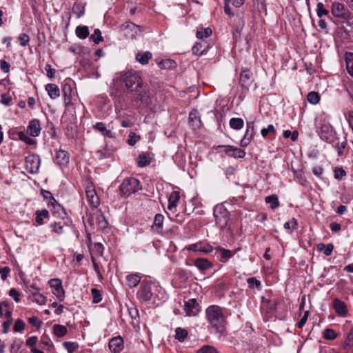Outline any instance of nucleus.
Returning a JSON list of instances; mask_svg holds the SVG:
<instances>
[{
  "mask_svg": "<svg viewBox=\"0 0 353 353\" xmlns=\"http://www.w3.org/2000/svg\"><path fill=\"white\" fill-rule=\"evenodd\" d=\"M332 13L334 16L339 18H345L347 17V10L343 4L335 2L332 3Z\"/></svg>",
  "mask_w": 353,
  "mask_h": 353,
  "instance_id": "20",
  "label": "nucleus"
},
{
  "mask_svg": "<svg viewBox=\"0 0 353 353\" xmlns=\"http://www.w3.org/2000/svg\"><path fill=\"white\" fill-rule=\"evenodd\" d=\"M245 0H225L224 11L229 17H232L234 13L232 12L230 4L231 3L234 7L240 8L244 3Z\"/></svg>",
  "mask_w": 353,
  "mask_h": 353,
  "instance_id": "21",
  "label": "nucleus"
},
{
  "mask_svg": "<svg viewBox=\"0 0 353 353\" xmlns=\"http://www.w3.org/2000/svg\"><path fill=\"white\" fill-rule=\"evenodd\" d=\"M68 332L67 327L64 325L55 324L53 325V333L57 337H63Z\"/></svg>",
  "mask_w": 353,
  "mask_h": 353,
  "instance_id": "32",
  "label": "nucleus"
},
{
  "mask_svg": "<svg viewBox=\"0 0 353 353\" xmlns=\"http://www.w3.org/2000/svg\"><path fill=\"white\" fill-rule=\"evenodd\" d=\"M189 122L192 125L199 126L200 124L199 113L196 110H192L189 114Z\"/></svg>",
  "mask_w": 353,
  "mask_h": 353,
  "instance_id": "34",
  "label": "nucleus"
},
{
  "mask_svg": "<svg viewBox=\"0 0 353 353\" xmlns=\"http://www.w3.org/2000/svg\"><path fill=\"white\" fill-rule=\"evenodd\" d=\"M197 353H218V351L212 346L204 345L197 350Z\"/></svg>",
  "mask_w": 353,
  "mask_h": 353,
  "instance_id": "53",
  "label": "nucleus"
},
{
  "mask_svg": "<svg viewBox=\"0 0 353 353\" xmlns=\"http://www.w3.org/2000/svg\"><path fill=\"white\" fill-rule=\"evenodd\" d=\"M184 309L188 316H196L199 311V304L194 299L185 302Z\"/></svg>",
  "mask_w": 353,
  "mask_h": 353,
  "instance_id": "15",
  "label": "nucleus"
},
{
  "mask_svg": "<svg viewBox=\"0 0 353 353\" xmlns=\"http://www.w3.org/2000/svg\"><path fill=\"white\" fill-rule=\"evenodd\" d=\"M25 323L23 320L19 319L15 321L14 325V330L15 332H21L24 330Z\"/></svg>",
  "mask_w": 353,
  "mask_h": 353,
  "instance_id": "57",
  "label": "nucleus"
},
{
  "mask_svg": "<svg viewBox=\"0 0 353 353\" xmlns=\"http://www.w3.org/2000/svg\"><path fill=\"white\" fill-rule=\"evenodd\" d=\"M41 131L40 123L37 119H33L30 121L29 125L27 128V132L30 136L36 137L39 136Z\"/></svg>",
  "mask_w": 353,
  "mask_h": 353,
  "instance_id": "22",
  "label": "nucleus"
},
{
  "mask_svg": "<svg viewBox=\"0 0 353 353\" xmlns=\"http://www.w3.org/2000/svg\"><path fill=\"white\" fill-rule=\"evenodd\" d=\"M64 347L68 350L69 353H72L79 347L78 344L74 342L66 341L63 343Z\"/></svg>",
  "mask_w": 353,
  "mask_h": 353,
  "instance_id": "49",
  "label": "nucleus"
},
{
  "mask_svg": "<svg viewBox=\"0 0 353 353\" xmlns=\"http://www.w3.org/2000/svg\"><path fill=\"white\" fill-rule=\"evenodd\" d=\"M212 33V31L210 28H201V30H197L196 37L203 39L204 38L209 37Z\"/></svg>",
  "mask_w": 353,
  "mask_h": 353,
  "instance_id": "41",
  "label": "nucleus"
},
{
  "mask_svg": "<svg viewBox=\"0 0 353 353\" xmlns=\"http://www.w3.org/2000/svg\"><path fill=\"white\" fill-rule=\"evenodd\" d=\"M33 301L39 305H43L46 303V298L40 293H34L33 294Z\"/></svg>",
  "mask_w": 353,
  "mask_h": 353,
  "instance_id": "52",
  "label": "nucleus"
},
{
  "mask_svg": "<svg viewBox=\"0 0 353 353\" xmlns=\"http://www.w3.org/2000/svg\"><path fill=\"white\" fill-rule=\"evenodd\" d=\"M240 83L242 87L248 89V87L252 83V73L248 69L243 68L241 70L240 73Z\"/></svg>",
  "mask_w": 353,
  "mask_h": 353,
  "instance_id": "19",
  "label": "nucleus"
},
{
  "mask_svg": "<svg viewBox=\"0 0 353 353\" xmlns=\"http://www.w3.org/2000/svg\"><path fill=\"white\" fill-rule=\"evenodd\" d=\"M207 46H203L201 43H197L192 47V52L195 55H201L206 50Z\"/></svg>",
  "mask_w": 353,
  "mask_h": 353,
  "instance_id": "46",
  "label": "nucleus"
},
{
  "mask_svg": "<svg viewBox=\"0 0 353 353\" xmlns=\"http://www.w3.org/2000/svg\"><path fill=\"white\" fill-rule=\"evenodd\" d=\"M323 168L320 165L314 166L312 168V173L319 178H322Z\"/></svg>",
  "mask_w": 353,
  "mask_h": 353,
  "instance_id": "61",
  "label": "nucleus"
},
{
  "mask_svg": "<svg viewBox=\"0 0 353 353\" xmlns=\"http://www.w3.org/2000/svg\"><path fill=\"white\" fill-rule=\"evenodd\" d=\"M347 71L353 77V53L347 52L345 55Z\"/></svg>",
  "mask_w": 353,
  "mask_h": 353,
  "instance_id": "31",
  "label": "nucleus"
},
{
  "mask_svg": "<svg viewBox=\"0 0 353 353\" xmlns=\"http://www.w3.org/2000/svg\"><path fill=\"white\" fill-rule=\"evenodd\" d=\"M50 286L54 289L53 294L56 295L59 301H63L65 292L62 287V283L60 279H52L49 281Z\"/></svg>",
  "mask_w": 353,
  "mask_h": 353,
  "instance_id": "11",
  "label": "nucleus"
},
{
  "mask_svg": "<svg viewBox=\"0 0 353 353\" xmlns=\"http://www.w3.org/2000/svg\"><path fill=\"white\" fill-rule=\"evenodd\" d=\"M70 156L67 151L59 150L56 152L54 161L59 166H65L68 164Z\"/></svg>",
  "mask_w": 353,
  "mask_h": 353,
  "instance_id": "14",
  "label": "nucleus"
},
{
  "mask_svg": "<svg viewBox=\"0 0 353 353\" xmlns=\"http://www.w3.org/2000/svg\"><path fill=\"white\" fill-rule=\"evenodd\" d=\"M103 250V245L101 243H94L90 248L92 256H102Z\"/></svg>",
  "mask_w": 353,
  "mask_h": 353,
  "instance_id": "38",
  "label": "nucleus"
},
{
  "mask_svg": "<svg viewBox=\"0 0 353 353\" xmlns=\"http://www.w3.org/2000/svg\"><path fill=\"white\" fill-rule=\"evenodd\" d=\"M333 307L336 312V313L341 316H345L347 314V309L346 304L341 301L340 299L336 298L333 301Z\"/></svg>",
  "mask_w": 353,
  "mask_h": 353,
  "instance_id": "18",
  "label": "nucleus"
},
{
  "mask_svg": "<svg viewBox=\"0 0 353 353\" xmlns=\"http://www.w3.org/2000/svg\"><path fill=\"white\" fill-rule=\"evenodd\" d=\"M140 189L138 179L131 177L125 179L120 185L121 195L125 197L130 196Z\"/></svg>",
  "mask_w": 353,
  "mask_h": 353,
  "instance_id": "4",
  "label": "nucleus"
},
{
  "mask_svg": "<svg viewBox=\"0 0 353 353\" xmlns=\"http://www.w3.org/2000/svg\"><path fill=\"white\" fill-rule=\"evenodd\" d=\"M345 326V332L346 334V339L353 341V325L348 322H346Z\"/></svg>",
  "mask_w": 353,
  "mask_h": 353,
  "instance_id": "47",
  "label": "nucleus"
},
{
  "mask_svg": "<svg viewBox=\"0 0 353 353\" xmlns=\"http://www.w3.org/2000/svg\"><path fill=\"white\" fill-rule=\"evenodd\" d=\"M128 93L132 94L138 92L143 86V80L140 74L135 71H128L122 77Z\"/></svg>",
  "mask_w": 353,
  "mask_h": 353,
  "instance_id": "2",
  "label": "nucleus"
},
{
  "mask_svg": "<svg viewBox=\"0 0 353 353\" xmlns=\"http://www.w3.org/2000/svg\"><path fill=\"white\" fill-rule=\"evenodd\" d=\"M151 159L148 153H141L137 159V164L140 168H143L148 165L150 163Z\"/></svg>",
  "mask_w": 353,
  "mask_h": 353,
  "instance_id": "27",
  "label": "nucleus"
},
{
  "mask_svg": "<svg viewBox=\"0 0 353 353\" xmlns=\"http://www.w3.org/2000/svg\"><path fill=\"white\" fill-rule=\"evenodd\" d=\"M90 39L92 40L95 44H99L100 42L103 41V38L101 36V32L99 29H95Z\"/></svg>",
  "mask_w": 353,
  "mask_h": 353,
  "instance_id": "44",
  "label": "nucleus"
},
{
  "mask_svg": "<svg viewBox=\"0 0 353 353\" xmlns=\"http://www.w3.org/2000/svg\"><path fill=\"white\" fill-rule=\"evenodd\" d=\"M49 216V212L47 210H37L36 212L35 221L38 225L43 223V219Z\"/></svg>",
  "mask_w": 353,
  "mask_h": 353,
  "instance_id": "37",
  "label": "nucleus"
},
{
  "mask_svg": "<svg viewBox=\"0 0 353 353\" xmlns=\"http://www.w3.org/2000/svg\"><path fill=\"white\" fill-rule=\"evenodd\" d=\"M254 133V126H250L249 124H248L244 137L241 141V147L245 148L250 143L252 139H253Z\"/></svg>",
  "mask_w": 353,
  "mask_h": 353,
  "instance_id": "23",
  "label": "nucleus"
},
{
  "mask_svg": "<svg viewBox=\"0 0 353 353\" xmlns=\"http://www.w3.org/2000/svg\"><path fill=\"white\" fill-rule=\"evenodd\" d=\"M132 103H138L141 102L147 105L151 103L150 92L148 87L143 86L138 92H134L130 96Z\"/></svg>",
  "mask_w": 353,
  "mask_h": 353,
  "instance_id": "5",
  "label": "nucleus"
},
{
  "mask_svg": "<svg viewBox=\"0 0 353 353\" xmlns=\"http://www.w3.org/2000/svg\"><path fill=\"white\" fill-rule=\"evenodd\" d=\"M334 178L337 180H341L343 176L346 175V172L343 168L336 167L334 170Z\"/></svg>",
  "mask_w": 353,
  "mask_h": 353,
  "instance_id": "50",
  "label": "nucleus"
},
{
  "mask_svg": "<svg viewBox=\"0 0 353 353\" xmlns=\"http://www.w3.org/2000/svg\"><path fill=\"white\" fill-rule=\"evenodd\" d=\"M321 139L327 143L336 141V132L333 127L329 123H323L319 132Z\"/></svg>",
  "mask_w": 353,
  "mask_h": 353,
  "instance_id": "6",
  "label": "nucleus"
},
{
  "mask_svg": "<svg viewBox=\"0 0 353 353\" xmlns=\"http://www.w3.org/2000/svg\"><path fill=\"white\" fill-rule=\"evenodd\" d=\"M41 159L39 155L33 154L26 157V170L30 174H36L39 172Z\"/></svg>",
  "mask_w": 353,
  "mask_h": 353,
  "instance_id": "7",
  "label": "nucleus"
},
{
  "mask_svg": "<svg viewBox=\"0 0 353 353\" xmlns=\"http://www.w3.org/2000/svg\"><path fill=\"white\" fill-rule=\"evenodd\" d=\"M18 39L20 45L23 47L26 46L30 41V37L25 33L20 34Z\"/></svg>",
  "mask_w": 353,
  "mask_h": 353,
  "instance_id": "56",
  "label": "nucleus"
},
{
  "mask_svg": "<svg viewBox=\"0 0 353 353\" xmlns=\"http://www.w3.org/2000/svg\"><path fill=\"white\" fill-rule=\"evenodd\" d=\"M188 336V331L181 327L175 330V338L180 342H183Z\"/></svg>",
  "mask_w": 353,
  "mask_h": 353,
  "instance_id": "40",
  "label": "nucleus"
},
{
  "mask_svg": "<svg viewBox=\"0 0 353 353\" xmlns=\"http://www.w3.org/2000/svg\"><path fill=\"white\" fill-rule=\"evenodd\" d=\"M19 137L21 140L23 141L24 142L29 145H33L35 143V141L32 138L29 137L24 132H19Z\"/></svg>",
  "mask_w": 353,
  "mask_h": 353,
  "instance_id": "55",
  "label": "nucleus"
},
{
  "mask_svg": "<svg viewBox=\"0 0 353 353\" xmlns=\"http://www.w3.org/2000/svg\"><path fill=\"white\" fill-rule=\"evenodd\" d=\"M186 250L190 252H194L207 254L213 251V247L208 242L199 241L195 243L190 244L186 247Z\"/></svg>",
  "mask_w": 353,
  "mask_h": 353,
  "instance_id": "8",
  "label": "nucleus"
},
{
  "mask_svg": "<svg viewBox=\"0 0 353 353\" xmlns=\"http://www.w3.org/2000/svg\"><path fill=\"white\" fill-rule=\"evenodd\" d=\"M127 285L129 288L137 287L141 282V276L138 274H132L126 276Z\"/></svg>",
  "mask_w": 353,
  "mask_h": 353,
  "instance_id": "26",
  "label": "nucleus"
},
{
  "mask_svg": "<svg viewBox=\"0 0 353 353\" xmlns=\"http://www.w3.org/2000/svg\"><path fill=\"white\" fill-rule=\"evenodd\" d=\"M329 13L328 10L324 8V5L321 2L317 3L316 14L319 17L326 16Z\"/></svg>",
  "mask_w": 353,
  "mask_h": 353,
  "instance_id": "48",
  "label": "nucleus"
},
{
  "mask_svg": "<svg viewBox=\"0 0 353 353\" xmlns=\"http://www.w3.org/2000/svg\"><path fill=\"white\" fill-rule=\"evenodd\" d=\"M352 347H353V341H349L345 339V340L344 341V342L342 344V348L344 350H346L347 352H348L352 349Z\"/></svg>",
  "mask_w": 353,
  "mask_h": 353,
  "instance_id": "64",
  "label": "nucleus"
},
{
  "mask_svg": "<svg viewBox=\"0 0 353 353\" xmlns=\"http://www.w3.org/2000/svg\"><path fill=\"white\" fill-rule=\"evenodd\" d=\"M174 63L172 60L165 59V60H163V61H160L159 63V66L161 68L165 69V68H168L172 67Z\"/></svg>",
  "mask_w": 353,
  "mask_h": 353,
  "instance_id": "58",
  "label": "nucleus"
},
{
  "mask_svg": "<svg viewBox=\"0 0 353 353\" xmlns=\"http://www.w3.org/2000/svg\"><path fill=\"white\" fill-rule=\"evenodd\" d=\"M248 283L252 288L256 287V288H259L261 286V282L254 277L249 278L248 279Z\"/></svg>",
  "mask_w": 353,
  "mask_h": 353,
  "instance_id": "63",
  "label": "nucleus"
},
{
  "mask_svg": "<svg viewBox=\"0 0 353 353\" xmlns=\"http://www.w3.org/2000/svg\"><path fill=\"white\" fill-rule=\"evenodd\" d=\"M224 147L225 153L230 157L235 159H243L245 156V152L244 150L234 147L233 145H219L218 148Z\"/></svg>",
  "mask_w": 353,
  "mask_h": 353,
  "instance_id": "12",
  "label": "nucleus"
},
{
  "mask_svg": "<svg viewBox=\"0 0 353 353\" xmlns=\"http://www.w3.org/2000/svg\"><path fill=\"white\" fill-rule=\"evenodd\" d=\"M108 347L111 352L119 353L124 347L123 338L120 336L112 338L109 341Z\"/></svg>",
  "mask_w": 353,
  "mask_h": 353,
  "instance_id": "13",
  "label": "nucleus"
},
{
  "mask_svg": "<svg viewBox=\"0 0 353 353\" xmlns=\"http://www.w3.org/2000/svg\"><path fill=\"white\" fill-rule=\"evenodd\" d=\"M91 294L93 299V303H98L101 301V294L100 293V291L96 288H92L91 289Z\"/></svg>",
  "mask_w": 353,
  "mask_h": 353,
  "instance_id": "51",
  "label": "nucleus"
},
{
  "mask_svg": "<svg viewBox=\"0 0 353 353\" xmlns=\"http://www.w3.org/2000/svg\"><path fill=\"white\" fill-rule=\"evenodd\" d=\"M316 248L318 251L323 252L325 256H330L332 253L334 245L332 243L325 245L323 243H321L317 244Z\"/></svg>",
  "mask_w": 353,
  "mask_h": 353,
  "instance_id": "30",
  "label": "nucleus"
},
{
  "mask_svg": "<svg viewBox=\"0 0 353 353\" xmlns=\"http://www.w3.org/2000/svg\"><path fill=\"white\" fill-rule=\"evenodd\" d=\"M23 341L20 339L14 340L11 345V350L17 352L21 348Z\"/></svg>",
  "mask_w": 353,
  "mask_h": 353,
  "instance_id": "59",
  "label": "nucleus"
},
{
  "mask_svg": "<svg viewBox=\"0 0 353 353\" xmlns=\"http://www.w3.org/2000/svg\"><path fill=\"white\" fill-rule=\"evenodd\" d=\"M307 99L311 104H317L320 100V95L318 92H310L307 94Z\"/></svg>",
  "mask_w": 353,
  "mask_h": 353,
  "instance_id": "43",
  "label": "nucleus"
},
{
  "mask_svg": "<svg viewBox=\"0 0 353 353\" xmlns=\"http://www.w3.org/2000/svg\"><path fill=\"white\" fill-rule=\"evenodd\" d=\"M229 124L231 128L239 130L243 127L244 121L241 118H232Z\"/></svg>",
  "mask_w": 353,
  "mask_h": 353,
  "instance_id": "33",
  "label": "nucleus"
},
{
  "mask_svg": "<svg viewBox=\"0 0 353 353\" xmlns=\"http://www.w3.org/2000/svg\"><path fill=\"white\" fill-rule=\"evenodd\" d=\"M294 176L301 185L306 186L307 185V181L302 170L294 171Z\"/></svg>",
  "mask_w": 353,
  "mask_h": 353,
  "instance_id": "39",
  "label": "nucleus"
},
{
  "mask_svg": "<svg viewBox=\"0 0 353 353\" xmlns=\"http://www.w3.org/2000/svg\"><path fill=\"white\" fill-rule=\"evenodd\" d=\"M163 220L164 217L162 214H157L155 215L153 225L152 226V229L157 231H159L160 229H161L163 226Z\"/></svg>",
  "mask_w": 353,
  "mask_h": 353,
  "instance_id": "35",
  "label": "nucleus"
},
{
  "mask_svg": "<svg viewBox=\"0 0 353 353\" xmlns=\"http://www.w3.org/2000/svg\"><path fill=\"white\" fill-rule=\"evenodd\" d=\"M194 265L201 271L208 270L212 267V263L205 258H199L195 259Z\"/></svg>",
  "mask_w": 353,
  "mask_h": 353,
  "instance_id": "24",
  "label": "nucleus"
},
{
  "mask_svg": "<svg viewBox=\"0 0 353 353\" xmlns=\"http://www.w3.org/2000/svg\"><path fill=\"white\" fill-rule=\"evenodd\" d=\"M140 137L137 135L136 133L131 132L128 135V143L130 145H134L139 140Z\"/></svg>",
  "mask_w": 353,
  "mask_h": 353,
  "instance_id": "54",
  "label": "nucleus"
},
{
  "mask_svg": "<svg viewBox=\"0 0 353 353\" xmlns=\"http://www.w3.org/2000/svg\"><path fill=\"white\" fill-rule=\"evenodd\" d=\"M206 316L209 323L216 332L223 333L225 330V319L222 309L216 305H212L206 310Z\"/></svg>",
  "mask_w": 353,
  "mask_h": 353,
  "instance_id": "1",
  "label": "nucleus"
},
{
  "mask_svg": "<svg viewBox=\"0 0 353 353\" xmlns=\"http://www.w3.org/2000/svg\"><path fill=\"white\" fill-rule=\"evenodd\" d=\"M276 133V130L272 124L268 125L267 128H262L261 130V134L263 138H267L269 135L274 137Z\"/></svg>",
  "mask_w": 353,
  "mask_h": 353,
  "instance_id": "36",
  "label": "nucleus"
},
{
  "mask_svg": "<svg viewBox=\"0 0 353 353\" xmlns=\"http://www.w3.org/2000/svg\"><path fill=\"white\" fill-rule=\"evenodd\" d=\"M75 33L81 39H85L89 36V28L86 26H79L76 28Z\"/></svg>",
  "mask_w": 353,
  "mask_h": 353,
  "instance_id": "29",
  "label": "nucleus"
},
{
  "mask_svg": "<svg viewBox=\"0 0 353 353\" xmlns=\"http://www.w3.org/2000/svg\"><path fill=\"white\" fill-rule=\"evenodd\" d=\"M215 254L219 260L222 263H225L228 259L232 257L234 252L221 247L215 248Z\"/></svg>",
  "mask_w": 353,
  "mask_h": 353,
  "instance_id": "16",
  "label": "nucleus"
},
{
  "mask_svg": "<svg viewBox=\"0 0 353 353\" xmlns=\"http://www.w3.org/2000/svg\"><path fill=\"white\" fill-rule=\"evenodd\" d=\"M46 90L47 91L49 97L52 99H57L60 96L59 88L56 84H47L46 85Z\"/></svg>",
  "mask_w": 353,
  "mask_h": 353,
  "instance_id": "25",
  "label": "nucleus"
},
{
  "mask_svg": "<svg viewBox=\"0 0 353 353\" xmlns=\"http://www.w3.org/2000/svg\"><path fill=\"white\" fill-rule=\"evenodd\" d=\"M152 57V54L149 51L139 52L136 54V60L143 65L147 64Z\"/></svg>",
  "mask_w": 353,
  "mask_h": 353,
  "instance_id": "28",
  "label": "nucleus"
},
{
  "mask_svg": "<svg viewBox=\"0 0 353 353\" xmlns=\"http://www.w3.org/2000/svg\"><path fill=\"white\" fill-rule=\"evenodd\" d=\"M93 129L101 134L103 137L108 138H114L115 133L111 130L108 129L105 124L103 122H97L93 125Z\"/></svg>",
  "mask_w": 353,
  "mask_h": 353,
  "instance_id": "17",
  "label": "nucleus"
},
{
  "mask_svg": "<svg viewBox=\"0 0 353 353\" xmlns=\"http://www.w3.org/2000/svg\"><path fill=\"white\" fill-rule=\"evenodd\" d=\"M225 205H230L228 201H225L221 204L216 205L214 208V216L217 225L223 229L228 221L229 209L225 208Z\"/></svg>",
  "mask_w": 353,
  "mask_h": 353,
  "instance_id": "3",
  "label": "nucleus"
},
{
  "mask_svg": "<svg viewBox=\"0 0 353 353\" xmlns=\"http://www.w3.org/2000/svg\"><path fill=\"white\" fill-rule=\"evenodd\" d=\"M345 142L339 143V141H337L336 143H335V148H336L338 154L339 156H341L343 154V150L345 149Z\"/></svg>",
  "mask_w": 353,
  "mask_h": 353,
  "instance_id": "60",
  "label": "nucleus"
},
{
  "mask_svg": "<svg viewBox=\"0 0 353 353\" xmlns=\"http://www.w3.org/2000/svg\"><path fill=\"white\" fill-rule=\"evenodd\" d=\"M10 272V269L8 266H6L3 268H0V274H1V279L3 280L6 279L8 278V276H9Z\"/></svg>",
  "mask_w": 353,
  "mask_h": 353,
  "instance_id": "62",
  "label": "nucleus"
},
{
  "mask_svg": "<svg viewBox=\"0 0 353 353\" xmlns=\"http://www.w3.org/2000/svg\"><path fill=\"white\" fill-rule=\"evenodd\" d=\"M138 297L143 301H148L151 299L152 293L151 291V282L144 281L137 292Z\"/></svg>",
  "mask_w": 353,
  "mask_h": 353,
  "instance_id": "10",
  "label": "nucleus"
},
{
  "mask_svg": "<svg viewBox=\"0 0 353 353\" xmlns=\"http://www.w3.org/2000/svg\"><path fill=\"white\" fill-rule=\"evenodd\" d=\"M323 336L327 340H334L337 337V334L334 330L327 328L323 331Z\"/></svg>",
  "mask_w": 353,
  "mask_h": 353,
  "instance_id": "45",
  "label": "nucleus"
},
{
  "mask_svg": "<svg viewBox=\"0 0 353 353\" xmlns=\"http://www.w3.org/2000/svg\"><path fill=\"white\" fill-rule=\"evenodd\" d=\"M89 220L90 224L96 226L98 229L104 230L107 228L108 225V221L100 210H97L96 213L90 215Z\"/></svg>",
  "mask_w": 353,
  "mask_h": 353,
  "instance_id": "9",
  "label": "nucleus"
},
{
  "mask_svg": "<svg viewBox=\"0 0 353 353\" xmlns=\"http://www.w3.org/2000/svg\"><path fill=\"white\" fill-rule=\"evenodd\" d=\"M87 199H94L97 196L95 188L92 184L88 185L85 188Z\"/></svg>",
  "mask_w": 353,
  "mask_h": 353,
  "instance_id": "42",
  "label": "nucleus"
}]
</instances>
